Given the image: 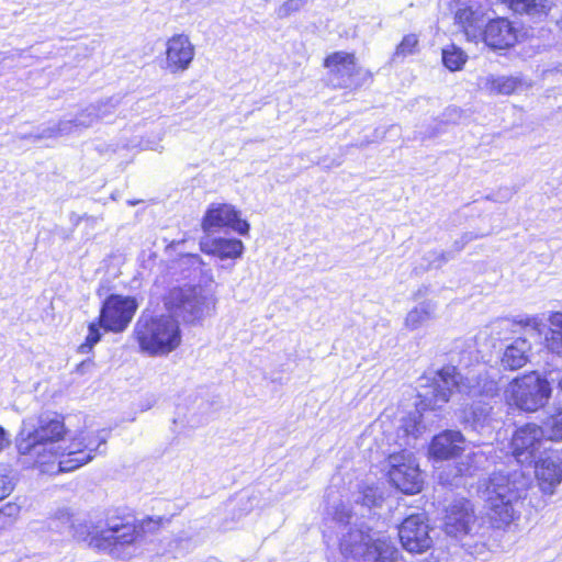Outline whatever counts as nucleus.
I'll return each mask as SVG.
<instances>
[{"mask_svg":"<svg viewBox=\"0 0 562 562\" xmlns=\"http://www.w3.org/2000/svg\"><path fill=\"white\" fill-rule=\"evenodd\" d=\"M0 514L8 520V522L13 525L20 514V506L15 503H8L0 508Z\"/></svg>","mask_w":562,"mask_h":562,"instance_id":"39","label":"nucleus"},{"mask_svg":"<svg viewBox=\"0 0 562 562\" xmlns=\"http://www.w3.org/2000/svg\"><path fill=\"white\" fill-rule=\"evenodd\" d=\"M63 518H65L68 521L70 519L69 514L68 513H63Z\"/></svg>","mask_w":562,"mask_h":562,"instance_id":"47","label":"nucleus"},{"mask_svg":"<svg viewBox=\"0 0 562 562\" xmlns=\"http://www.w3.org/2000/svg\"><path fill=\"white\" fill-rule=\"evenodd\" d=\"M547 347L562 357V327H553L546 336Z\"/></svg>","mask_w":562,"mask_h":562,"instance_id":"33","label":"nucleus"},{"mask_svg":"<svg viewBox=\"0 0 562 562\" xmlns=\"http://www.w3.org/2000/svg\"><path fill=\"white\" fill-rule=\"evenodd\" d=\"M138 308L135 297L111 294L102 305L100 326L108 331L122 333L131 323Z\"/></svg>","mask_w":562,"mask_h":562,"instance_id":"11","label":"nucleus"},{"mask_svg":"<svg viewBox=\"0 0 562 562\" xmlns=\"http://www.w3.org/2000/svg\"><path fill=\"white\" fill-rule=\"evenodd\" d=\"M324 67L328 70V82L334 88H352L359 85V68L353 54L335 52L325 58Z\"/></svg>","mask_w":562,"mask_h":562,"instance_id":"15","label":"nucleus"},{"mask_svg":"<svg viewBox=\"0 0 562 562\" xmlns=\"http://www.w3.org/2000/svg\"><path fill=\"white\" fill-rule=\"evenodd\" d=\"M389 477L392 484L405 494L422 491L423 477L413 452L403 450L389 457Z\"/></svg>","mask_w":562,"mask_h":562,"instance_id":"10","label":"nucleus"},{"mask_svg":"<svg viewBox=\"0 0 562 562\" xmlns=\"http://www.w3.org/2000/svg\"><path fill=\"white\" fill-rule=\"evenodd\" d=\"M460 374L456 367H445L436 373L431 383L419 393L424 408L436 409L446 404L453 390L459 387Z\"/></svg>","mask_w":562,"mask_h":562,"instance_id":"12","label":"nucleus"},{"mask_svg":"<svg viewBox=\"0 0 562 562\" xmlns=\"http://www.w3.org/2000/svg\"><path fill=\"white\" fill-rule=\"evenodd\" d=\"M403 549L411 553L426 552L432 546L430 528L424 514L411 515L398 527Z\"/></svg>","mask_w":562,"mask_h":562,"instance_id":"13","label":"nucleus"},{"mask_svg":"<svg viewBox=\"0 0 562 562\" xmlns=\"http://www.w3.org/2000/svg\"><path fill=\"white\" fill-rule=\"evenodd\" d=\"M491 452L492 447L485 446L484 449H480L467 454L464 460H462L458 467L460 475L472 476L477 470L484 469L488 463V454Z\"/></svg>","mask_w":562,"mask_h":562,"instance_id":"25","label":"nucleus"},{"mask_svg":"<svg viewBox=\"0 0 562 562\" xmlns=\"http://www.w3.org/2000/svg\"><path fill=\"white\" fill-rule=\"evenodd\" d=\"M445 531L461 540L464 550L484 559L488 553L490 527L475 515L473 504L467 498L454 499L446 509Z\"/></svg>","mask_w":562,"mask_h":562,"instance_id":"4","label":"nucleus"},{"mask_svg":"<svg viewBox=\"0 0 562 562\" xmlns=\"http://www.w3.org/2000/svg\"><path fill=\"white\" fill-rule=\"evenodd\" d=\"M100 324L91 323L88 327V335L86 337V341L81 344L78 348V352L81 355L89 353L93 346L100 341L101 339V331H100Z\"/></svg>","mask_w":562,"mask_h":562,"instance_id":"32","label":"nucleus"},{"mask_svg":"<svg viewBox=\"0 0 562 562\" xmlns=\"http://www.w3.org/2000/svg\"><path fill=\"white\" fill-rule=\"evenodd\" d=\"M482 35L485 44L495 49L508 48L517 41V32L506 19L492 20Z\"/></svg>","mask_w":562,"mask_h":562,"instance_id":"19","label":"nucleus"},{"mask_svg":"<svg viewBox=\"0 0 562 562\" xmlns=\"http://www.w3.org/2000/svg\"><path fill=\"white\" fill-rule=\"evenodd\" d=\"M476 238H479V235H475L473 233H465V234H463L459 240L454 241V245H453L454 250L456 251H461L463 249V247L468 243H470V241H472V240H474Z\"/></svg>","mask_w":562,"mask_h":562,"instance_id":"40","label":"nucleus"},{"mask_svg":"<svg viewBox=\"0 0 562 562\" xmlns=\"http://www.w3.org/2000/svg\"><path fill=\"white\" fill-rule=\"evenodd\" d=\"M536 477L544 494L552 495L562 482V459L558 454L538 458L533 463Z\"/></svg>","mask_w":562,"mask_h":562,"instance_id":"18","label":"nucleus"},{"mask_svg":"<svg viewBox=\"0 0 562 562\" xmlns=\"http://www.w3.org/2000/svg\"><path fill=\"white\" fill-rule=\"evenodd\" d=\"M521 83L516 77L487 76L484 79V89L495 94H510Z\"/></svg>","mask_w":562,"mask_h":562,"instance_id":"28","label":"nucleus"},{"mask_svg":"<svg viewBox=\"0 0 562 562\" xmlns=\"http://www.w3.org/2000/svg\"><path fill=\"white\" fill-rule=\"evenodd\" d=\"M9 445V439L7 438V431L3 427L0 426V452Z\"/></svg>","mask_w":562,"mask_h":562,"instance_id":"45","label":"nucleus"},{"mask_svg":"<svg viewBox=\"0 0 562 562\" xmlns=\"http://www.w3.org/2000/svg\"><path fill=\"white\" fill-rule=\"evenodd\" d=\"M65 435L64 420L55 413L40 415L37 426L31 419H25L18 437V451L34 465L41 467L42 472H47L44 467L54 464L56 460L58 462L61 453L67 451L66 446L61 445Z\"/></svg>","mask_w":562,"mask_h":562,"instance_id":"1","label":"nucleus"},{"mask_svg":"<svg viewBox=\"0 0 562 562\" xmlns=\"http://www.w3.org/2000/svg\"><path fill=\"white\" fill-rule=\"evenodd\" d=\"M184 260L192 267L202 268L203 262L200 256L198 255H187Z\"/></svg>","mask_w":562,"mask_h":562,"instance_id":"43","label":"nucleus"},{"mask_svg":"<svg viewBox=\"0 0 562 562\" xmlns=\"http://www.w3.org/2000/svg\"><path fill=\"white\" fill-rule=\"evenodd\" d=\"M550 394V384L536 372L515 379L505 391L508 404L525 412L538 411L547 403Z\"/></svg>","mask_w":562,"mask_h":562,"instance_id":"7","label":"nucleus"},{"mask_svg":"<svg viewBox=\"0 0 562 562\" xmlns=\"http://www.w3.org/2000/svg\"><path fill=\"white\" fill-rule=\"evenodd\" d=\"M542 429L547 439L552 441L562 440V409L550 415L543 422Z\"/></svg>","mask_w":562,"mask_h":562,"instance_id":"30","label":"nucleus"},{"mask_svg":"<svg viewBox=\"0 0 562 562\" xmlns=\"http://www.w3.org/2000/svg\"><path fill=\"white\" fill-rule=\"evenodd\" d=\"M492 407L485 403H475L467 414L465 420L477 431H486L492 428Z\"/></svg>","mask_w":562,"mask_h":562,"instance_id":"26","label":"nucleus"},{"mask_svg":"<svg viewBox=\"0 0 562 562\" xmlns=\"http://www.w3.org/2000/svg\"><path fill=\"white\" fill-rule=\"evenodd\" d=\"M509 8L519 14L540 16L547 14L551 9L549 0H506Z\"/></svg>","mask_w":562,"mask_h":562,"instance_id":"27","label":"nucleus"},{"mask_svg":"<svg viewBox=\"0 0 562 562\" xmlns=\"http://www.w3.org/2000/svg\"><path fill=\"white\" fill-rule=\"evenodd\" d=\"M201 226L205 234H212L225 227L232 228L240 235H247L249 232L248 222L241 220L239 212L226 203L211 204L203 216Z\"/></svg>","mask_w":562,"mask_h":562,"instance_id":"14","label":"nucleus"},{"mask_svg":"<svg viewBox=\"0 0 562 562\" xmlns=\"http://www.w3.org/2000/svg\"><path fill=\"white\" fill-rule=\"evenodd\" d=\"M467 61V55L457 46L442 49V63L451 71L460 70Z\"/></svg>","mask_w":562,"mask_h":562,"instance_id":"29","label":"nucleus"},{"mask_svg":"<svg viewBox=\"0 0 562 562\" xmlns=\"http://www.w3.org/2000/svg\"><path fill=\"white\" fill-rule=\"evenodd\" d=\"M529 485L521 470L495 472L482 485L481 496L493 527L505 529L519 518L516 504Z\"/></svg>","mask_w":562,"mask_h":562,"instance_id":"2","label":"nucleus"},{"mask_svg":"<svg viewBox=\"0 0 562 562\" xmlns=\"http://www.w3.org/2000/svg\"><path fill=\"white\" fill-rule=\"evenodd\" d=\"M451 258L450 254L445 251H431L426 255L429 268H440Z\"/></svg>","mask_w":562,"mask_h":562,"instance_id":"37","label":"nucleus"},{"mask_svg":"<svg viewBox=\"0 0 562 562\" xmlns=\"http://www.w3.org/2000/svg\"><path fill=\"white\" fill-rule=\"evenodd\" d=\"M200 247L204 254L215 256L222 260L237 259L244 252L243 241L236 238L203 239Z\"/></svg>","mask_w":562,"mask_h":562,"instance_id":"21","label":"nucleus"},{"mask_svg":"<svg viewBox=\"0 0 562 562\" xmlns=\"http://www.w3.org/2000/svg\"><path fill=\"white\" fill-rule=\"evenodd\" d=\"M531 344L526 338H517L508 345L502 357V364L509 370L522 368L529 360Z\"/></svg>","mask_w":562,"mask_h":562,"instance_id":"23","label":"nucleus"},{"mask_svg":"<svg viewBox=\"0 0 562 562\" xmlns=\"http://www.w3.org/2000/svg\"><path fill=\"white\" fill-rule=\"evenodd\" d=\"M133 336L139 350L150 357L167 356L181 344L178 321L168 314L143 311L137 318Z\"/></svg>","mask_w":562,"mask_h":562,"instance_id":"5","label":"nucleus"},{"mask_svg":"<svg viewBox=\"0 0 562 562\" xmlns=\"http://www.w3.org/2000/svg\"><path fill=\"white\" fill-rule=\"evenodd\" d=\"M164 304L170 313L182 317L184 322L194 323L211 313L215 301L201 286H186L171 289Z\"/></svg>","mask_w":562,"mask_h":562,"instance_id":"6","label":"nucleus"},{"mask_svg":"<svg viewBox=\"0 0 562 562\" xmlns=\"http://www.w3.org/2000/svg\"><path fill=\"white\" fill-rule=\"evenodd\" d=\"M454 20L464 32L469 41H476L482 35L483 19L477 10L472 7L462 4L454 14Z\"/></svg>","mask_w":562,"mask_h":562,"instance_id":"22","label":"nucleus"},{"mask_svg":"<svg viewBox=\"0 0 562 562\" xmlns=\"http://www.w3.org/2000/svg\"><path fill=\"white\" fill-rule=\"evenodd\" d=\"M100 120H104V114L99 115L97 113V106L89 105L85 110H82L75 119L60 120L59 122L43 128L41 133L36 135L21 136V138H33L34 140H40L44 138H56L60 136H66L77 132H81L82 130L92 126Z\"/></svg>","mask_w":562,"mask_h":562,"instance_id":"16","label":"nucleus"},{"mask_svg":"<svg viewBox=\"0 0 562 562\" xmlns=\"http://www.w3.org/2000/svg\"><path fill=\"white\" fill-rule=\"evenodd\" d=\"M501 324L507 327V326H509L510 322L506 319V321L501 322Z\"/></svg>","mask_w":562,"mask_h":562,"instance_id":"48","label":"nucleus"},{"mask_svg":"<svg viewBox=\"0 0 562 562\" xmlns=\"http://www.w3.org/2000/svg\"><path fill=\"white\" fill-rule=\"evenodd\" d=\"M549 322L552 327H562V313L555 312L550 315Z\"/></svg>","mask_w":562,"mask_h":562,"instance_id":"44","label":"nucleus"},{"mask_svg":"<svg viewBox=\"0 0 562 562\" xmlns=\"http://www.w3.org/2000/svg\"><path fill=\"white\" fill-rule=\"evenodd\" d=\"M106 436L103 431L80 432L69 445L67 451L61 453L57 469L53 473L70 472L90 462L102 445H105Z\"/></svg>","mask_w":562,"mask_h":562,"instance_id":"8","label":"nucleus"},{"mask_svg":"<svg viewBox=\"0 0 562 562\" xmlns=\"http://www.w3.org/2000/svg\"><path fill=\"white\" fill-rule=\"evenodd\" d=\"M418 37L416 34H407L403 37L401 43L397 45L394 58L406 57L418 52Z\"/></svg>","mask_w":562,"mask_h":562,"instance_id":"31","label":"nucleus"},{"mask_svg":"<svg viewBox=\"0 0 562 562\" xmlns=\"http://www.w3.org/2000/svg\"><path fill=\"white\" fill-rule=\"evenodd\" d=\"M194 58V46L184 34L173 35L166 44V66L171 74L187 70Z\"/></svg>","mask_w":562,"mask_h":562,"instance_id":"17","label":"nucleus"},{"mask_svg":"<svg viewBox=\"0 0 562 562\" xmlns=\"http://www.w3.org/2000/svg\"><path fill=\"white\" fill-rule=\"evenodd\" d=\"M464 438L460 431L446 430L434 437L430 453L434 458L446 460L458 456L462 451Z\"/></svg>","mask_w":562,"mask_h":562,"instance_id":"20","label":"nucleus"},{"mask_svg":"<svg viewBox=\"0 0 562 562\" xmlns=\"http://www.w3.org/2000/svg\"><path fill=\"white\" fill-rule=\"evenodd\" d=\"M418 413L411 415L408 418L403 420L402 429L406 436L413 437L414 439L422 432V426L418 422Z\"/></svg>","mask_w":562,"mask_h":562,"instance_id":"35","label":"nucleus"},{"mask_svg":"<svg viewBox=\"0 0 562 562\" xmlns=\"http://www.w3.org/2000/svg\"><path fill=\"white\" fill-rule=\"evenodd\" d=\"M544 431L541 426L528 423L515 429L509 441V453L521 465H532L544 449Z\"/></svg>","mask_w":562,"mask_h":562,"instance_id":"9","label":"nucleus"},{"mask_svg":"<svg viewBox=\"0 0 562 562\" xmlns=\"http://www.w3.org/2000/svg\"><path fill=\"white\" fill-rule=\"evenodd\" d=\"M10 526L12 525L0 514V529H5Z\"/></svg>","mask_w":562,"mask_h":562,"instance_id":"46","label":"nucleus"},{"mask_svg":"<svg viewBox=\"0 0 562 562\" xmlns=\"http://www.w3.org/2000/svg\"><path fill=\"white\" fill-rule=\"evenodd\" d=\"M305 4V0H286L277 10L280 19L290 16L292 13L297 12Z\"/></svg>","mask_w":562,"mask_h":562,"instance_id":"36","label":"nucleus"},{"mask_svg":"<svg viewBox=\"0 0 562 562\" xmlns=\"http://www.w3.org/2000/svg\"><path fill=\"white\" fill-rule=\"evenodd\" d=\"M513 324L520 325L529 331L540 335L542 331L543 323L538 316H525L513 321Z\"/></svg>","mask_w":562,"mask_h":562,"instance_id":"34","label":"nucleus"},{"mask_svg":"<svg viewBox=\"0 0 562 562\" xmlns=\"http://www.w3.org/2000/svg\"><path fill=\"white\" fill-rule=\"evenodd\" d=\"M13 490L11 481L3 474H0V501Z\"/></svg>","mask_w":562,"mask_h":562,"instance_id":"41","label":"nucleus"},{"mask_svg":"<svg viewBox=\"0 0 562 562\" xmlns=\"http://www.w3.org/2000/svg\"><path fill=\"white\" fill-rule=\"evenodd\" d=\"M119 104V99L110 98L106 101H102L100 103L94 104L97 106V113L99 115L104 114V119L113 114L116 105Z\"/></svg>","mask_w":562,"mask_h":562,"instance_id":"38","label":"nucleus"},{"mask_svg":"<svg viewBox=\"0 0 562 562\" xmlns=\"http://www.w3.org/2000/svg\"><path fill=\"white\" fill-rule=\"evenodd\" d=\"M436 313L437 304L435 302L430 300L420 302L406 314L404 326L412 331L427 326L435 319Z\"/></svg>","mask_w":562,"mask_h":562,"instance_id":"24","label":"nucleus"},{"mask_svg":"<svg viewBox=\"0 0 562 562\" xmlns=\"http://www.w3.org/2000/svg\"><path fill=\"white\" fill-rule=\"evenodd\" d=\"M71 528L72 536L77 540L87 542L98 551L122 559L132 554L130 549L143 537V529L135 522L117 517L97 524L85 520L74 524Z\"/></svg>","mask_w":562,"mask_h":562,"instance_id":"3","label":"nucleus"},{"mask_svg":"<svg viewBox=\"0 0 562 562\" xmlns=\"http://www.w3.org/2000/svg\"><path fill=\"white\" fill-rule=\"evenodd\" d=\"M362 503L367 507H371L375 505V492L373 488H368L363 494Z\"/></svg>","mask_w":562,"mask_h":562,"instance_id":"42","label":"nucleus"}]
</instances>
